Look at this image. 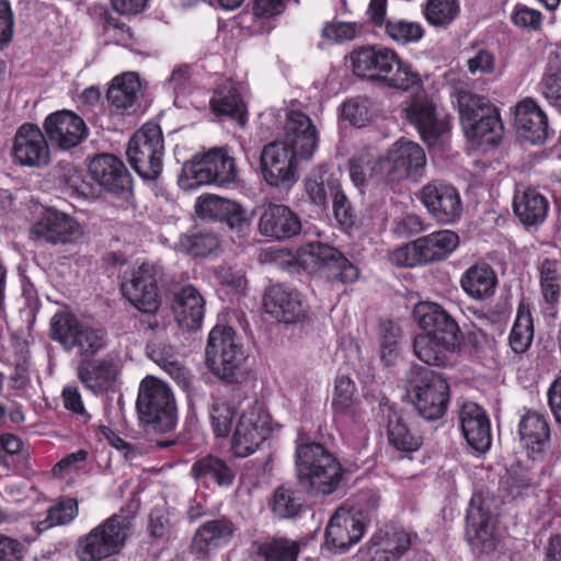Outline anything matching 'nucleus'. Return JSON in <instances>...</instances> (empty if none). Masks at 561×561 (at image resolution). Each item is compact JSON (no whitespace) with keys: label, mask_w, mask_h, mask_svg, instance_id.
<instances>
[{"label":"nucleus","mask_w":561,"mask_h":561,"mask_svg":"<svg viewBox=\"0 0 561 561\" xmlns=\"http://www.w3.org/2000/svg\"><path fill=\"white\" fill-rule=\"evenodd\" d=\"M353 72L389 89L408 92L422 87V79L412 66L391 48L367 45L351 54Z\"/></svg>","instance_id":"f257e3e1"},{"label":"nucleus","mask_w":561,"mask_h":561,"mask_svg":"<svg viewBox=\"0 0 561 561\" xmlns=\"http://www.w3.org/2000/svg\"><path fill=\"white\" fill-rule=\"evenodd\" d=\"M300 485L316 495H330L340 486L344 470L337 458L319 443L299 444L295 451Z\"/></svg>","instance_id":"f03ea898"},{"label":"nucleus","mask_w":561,"mask_h":561,"mask_svg":"<svg viewBox=\"0 0 561 561\" xmlns=\"http://www.w3.org/2000/svg\"><path fill=\"white\" fill-rule=\"evenodd\" d=\"M163 277L161 264L144 262L133 272L131 278L122 284L124 297L145 316L139 320V330L145 334H153L160 327L156 314L161 307L159 284Z\"/></svg>","instance_id":"7ed1b4c3"},{"label":"nucleus","mask_w":561,"mask_h":561,"mask_svg":"<svg viewBox=\"0 0 561 561\" xmlns=\"http://www.w3.org/2000/svg\"><path fill=\"white\" fill-rule=\"evenodd\" d=\"M459 119L471 141L497 145L504 131L499 107L486 96L460 90L456 96Z\"/></svg>","instance_id":"20e7f679"},{"label":"nucleus","mask_w":561,"mask_h":561,"mask_svg":"<svg viewBox=\"0 0 561 561\" xmlns=\"http://www.w3.org/2000/svg\"><path fill=\"white\" fill-rule=\"evenodd\" d=\"M238 180L239 169L227 147H214L194 156L184 162L179 175V184L187 190L209 184L229 187Z\"/></svg>","instance_id":"39448f33"},{"label":"nucleus","mask_w":561,"mask_h":561,"mask_svg":"<svg viewBox=\"0 0 561 561\" xmlns=\"http://www.w3.org/2000/svg\"><path fill=\"white\" fill-rule=\"evenodd\" d=\"M205 363L226 383H241L247 376V354L231 327H215L208 334Z\"/></svg>","instance_id":"423d86ee"},{"label":"nucleus","mask_w":561,"mask_h":561,"mask_svg":"<svg viewBox=\"0 0 561 561\" xmlns=\"http://www.w3.org/2000/svg\"><path fill=\"white\" fill-rule=\"evenodd\" d=\"M139 422L149 431L169 433L178 422L176 403L171 388L153 376L145 377L136 400Z\"/></svg>","instance_id":"0eeeda50"},{"label":"nucleus","mask_w":561,"mask_h":561,"mask_svg":"<svg viewBox=\"0 0 561 561\" xmlns=\"http://www.w3.org/2000/svg\"><path fill=\"white\" fill-rule=\"evenodd\" d=\"M295 261L308 274L318 275L331 284H352L360 274L339 249L320 241L301 245Z\"/></svg>","instance_id":"6e6552de"},{"label":"nucleus","mask_w":561,"mask_h":561,"mask_svg":"<svg viewBox=\"0 0 561 561\" xmlns=\"http://www.w3.org/2000/svg\"><path fill=\"white\" fill-rule=\"evenodd\" d=\"M407 389L423 419L438 420L447 412L450 389L440 374L420 365H412L407 374Z\"/></svg>","instance_id":"1a4fd4ad"},{"label":"nucleus","mask_w":561,"mask_h":561,"mask_svg":"<svg viewBox=\"0 0 561 561\" xmlns=\"http://www.w3.org/2000/svg\"><path fill=\"white\" fill-rule=\"evenodd\" d=\"M131 527L130 518L113 514L92 528L78 541V554L82 561H101L118 554L126 545Z\"/></svg>","instance_id":"9d476101"},{"label":"nucleus","mask_w":561,"mask_h":561,"mask_svg":"<svg viewBox=\"0 0 561 561\" xmlns=\"http://www.w3.org/2000/svg\"><path fill=\"white\" fill-rule=\"evenodd\" d=\"M164 139L157 124H145L128 141L126 154L135 172L145 180H156L162 172Z\"/></svg>","instance_id":"9b49d317"},{"label":"nucleus","mask_w":561,"mask_h":561,"mask_svg":"<svg viewBox=\"0 0 561 561\" xmlns=\"http://www.w3.org/2000/svg\"><path fill=\"white\" fill-rule=\"evenodd\" d=\"M426 156L416 142L400 139L378 159V169L387 183H396L405 179L419 181L424 173Z\"/></svg>","instance_id":"f8f14e48"},{"label":"nucleus","mask_w":561,"mask_h":561,"mask_svg":"<svg viewBox=\"0 0 561 561\" xmlns=\"http://www.w3.org/2000/svg\"><path fill=\"white\" fill-rule=\"evenodd\" d=\"M298 152L283 141H273L261 152V173L273 187H288L297 181Z\"/></svg>","instance_id":"ddd939ff"},{"label":"nucleus","mask_w":561,"mask_h":561,"mask_svg":"<svg viewBox=\"0 0 561 561\" xmlns=\"http://www.w3.org/2000/svg\"><path fill=\"white\" fill-rule=\"evenodd\" d=\"M236 531L234 523L226 516L206 520L194 531L188 553L197 561H209L218 550L229 546Z\"/></svg>","instance_id":"4468645a"},{"label":"nucleus","mask_w":561,"mask_h":561,"mask_svg":"<svg viewBox=\"0 0 561 561\" xmlns=\"http://www.w3.org/2000/svg\"><path fill=\"white\" fill-rule=\"evenodd\" d=\"M412 316L425 334L442 339L451 348H461L463 336L460 327L440 305L420 301L414 306Z\"/></svg>","instance_id":"2eb2a0df"},{"label":"nucleus","mask_w":561,"mask_h":561,"mask_svg":"<svg viewBox=\"0 0 561 561\" xmlns=\"http://www.w3.org/2000/svg\"><path fill=\"white\" fill-rule=\"evenodd\" d=\"M412 316L425 334L442 339L451 348H461L463 336L460 327L440 305L420 301L414 306Z\"/></svg>","instance_id":"dca6fc26"},{"label":"nucleus","mask_w":561,"mask_h":561,"mask_svg":"<svg viewBox=\"0 0 561 561\" xmlns=\"http://www.w3.org/2000/svg\"><path fill=\"white\" fill-rule=\"evenodd\" d=\"M419 199L428 214L444 225L455 224L462 214L458 190L444 181L434 180L422 187Z\"/></svg>","instance_id":"f3484780"},{"label":"nucleus","mask_w":561,"mask_h":561,"mask_svg":"<svg viewBox=\"0 0 561 561\" xmlns=\"http://www.w3.org/2000/svg\"><path fill=\"white\" fill-rule=\"evenodd\" d=\"M43 129L48 142L60 150L81 145L89 136L84 119L70 110H59L46 116Z\"/></svg>","instance_id":"a211bd4d"},{"label":"nucleus","mask_w":561,"mask_h":561,"mask_svg":"<svg viewBox=\"0 0 561 561\" xmlns=\"http://www.w3.org/2000/svg\"><path fill=\"white\" fill-rule=\"evenodd\" d=\"M263 307L272 318L286 324L302 322L308 316L301 294L283 283L272 284L265 289Z\"/></svg>","instance_id":"6ab92c4d"},{"label":"nucleus","mask_w":561,"mask_h":561,"mask_svg":"<svg viewBox=\"0 0 561 561\" xmlns=\"http://www.w3.org/2000/svg\"><path fill=\"white\" fill-rule=\"evenodd\" d=\"M89 171L105 192L118 198L128 199L133 192V179L125 163L114 154L103 153L94 157Z\"/></svg>","instance_id":"aec40b11"},{"label":"nucleus","mask_w":561,"mask_h":561,"mask_svg":"<svg viewBox=\"0 0 561 561\" xmlns=\"http://www.w3.org/2000/svg\"><path fill=\"white\" fill-rule=\"evenodd\" d=\"M268 433L267 415L261 409L250 408L243 411L232 434V454L238 458H245L254 454L267 438Z\"/></svg>","instance_id":"412c9836"},{"label":"nucleus","mask_w":561,"mask_h":561,"mask_svg":"<svg viewBox=\"0 0 561 561\" xmlns=\"http://www.w3.org/2000/svg\"><path fill=\"white\" fill-rule=\"evenodd\" d=\"M514 127L518 135L531 145H543L553 134L546 111L539 102L526 96L513 110Z\"/></svg>","instance_id":"4be33fe9"},{"label":"nucleus","mask_w":561,"mask_h":561,"mask_svg":"<svg viewBox=\"0 0 561 561\" xmlns=\"http://www.w3.org/2000/svg\"><path fill=\"white\" fill-rule=\"evenodd\" d=\"M517 434L527 457L533 461H543L551 447L548 415L525 409L517 425Z\"/></svg>","instance_id":"5701e85b"},{"label":"nucleus","mask_w":561,"mask_h":561,"mask_svg":"<svg viewBox=\"0 0 561 561\" xmlns=\"http://www.w3.org/2000/svg\"><path fill=\"white\" fill-rule=\"evenodd\" d=\"M257 229L265 238L289 241L301 233L302 220L288 205L271 202L261 208Z\"/></svg>","instance_id":"b1692460"},{"label":"nucleus","mask_w":561,"mask_h":561,"mask_svg":"<svg viewBox=\"0 0 561 561\" xmlns=\"http://www.w3.org/2000/svg\"><path fill=\"white\" fill-rule=\"evenodd\" d=\"M209 111L219 122L236 123L245 127L249 121L248 104L239 83L226 79L215 85L209 99Z\"/></svg>","instance_id":"393cba45"},{"label":"nucleus","mask_w":561,"mask_h":561,"mask_svg":"<svg viewBox=\"0 0 561 561\" xmlns=\"http://www.w3.org/2000/svg\"><path fill=\"white\" fill-rule=\"evenodd\" d=\"M48 140L45 133L35 124L24 123L14 136L12 156L25 167H43L50 159Z\"/></svg>","instance_id":"a878e982"},{"label":"nucleus","mask_w":561,"mask_h":561,"mask_svg":"<svg viewBox=\"0 0 561 561\" xmlns=\"http://www.w3.org/2000/svg\"><path fill=\"white\" fill-rule=\"evenodd\" d=\"M319 131L311 118L300 110H289L284 124V140L298 152L299 158H312L319 145Z\"/></svg>","instance_id":"bb28decb"},{"label":"nucleus","mask_w":561,"mask_h":561,"mask_svg":"<svg viewBox=\"0 0 561 561\" xmlns=\"http://www.w3.org/2000/svg\"><path fill=\"white\" fill-rule=\"evenodd\" d=\"M365 523L345 510H337L330 518L324 543L335 553H344L356 545L365 534Z\"/></svg>","instance_id":"cd10ccee"},{"label":"nucleus","mask_w":561,"mask_h":561,"mask_svg":"<svg viewBox=\"0 0 561 561\" xmlns=\"http://www.w3.org/2000/svg\"><path fill=\"white\" fill-rule=\"evenodd\" d=\"M196 216L206 221L226 224L241 230L247 225L245 210L240 204L214 194H203L195 202Z\"/></svg>","instance_id":"c85d7f7f"},{"label":"nucleus","mask_w":561,"mask_h":561,"mask_svg":"<svg viewBox=\"0 0 561 561\" xmlns=\"http://www.w3.org/2000/svg\"><path fill=\"white\" fill-rule=\"evenodd\" d=\"M459 423L467 444L478 453H485L492 444L491 423L485 410L474 402L465 403L459 411Z\"/></svg>","instance_id":"c756f323"},{"label":"nucleus","mask_w":561,"mask_h":561,"mask_svg":"<svg viewBox=\"0 0 561 561\" xmlns=\"http://www.w3.org/2000/svg\"><path fill=\"white\" fill-rule=\"evenodd\" d=\"M405 117L427 145L436 144L447 130L446 122L437 115L436 105L426 98L413 99L405 110Z\"/></svg>","instance_id":"7c9ffc66"},{"label":"nucleus","mask_w":561,"mask_h":561,"mask_svg":"<svg viewBox=\"0 0 561 561\" xmlns=\"http://www.w3.org/2000/svg\"><path fill=\"white\" fill-rule=\"evenodd\" d=\"M36 239H43L49 243H70L79 234L78 222L69 215L48 209L31 229Z\"/></svg>","instance_id":"2f4dec72"},{"label":"nucleus","mask_w":561,"mask_h":561,"mask_svg":"<svg viewBox=\"0 0 561 561\" xmlns=\"http://www.w3.org/2000/svg\"><path fill=\"white\" fill-rule=\"evenodd\" d=\"M205 299L199 290L188 284L181 287L172 296V310L182 329L198 330L205 314Z\"/></svg>","instance_id":"473e14b6"},{"label":"nucleus","mask_w":561,"mask_h":561,"mask_svg":"<svg viewBox=\"0 0 561 561\" xmlns=\"http://www.w3.org/2000/svg\"><path fill=\"white\" fill-rule=\"evenodd\" d=\"M119 375V368L111 356L83 359L78 366L81 383L94 393L107 392Z\"/></svg>","instance_id":"72a5a7b5"},{"label":"nucleus","mask_w":561,"mask_h":561,"mask_svg":"<svg viewBox=\"0 0 561 561\" xmlns=\"http://www.w3.org/2000/svg\"><path fill=\"white\" fill-rule=\"evenodd\" d=\"M190 472L192 478L204 486L215 484L226 489L232 486L237 474L233 463L213 454L196 459Z\"/></svg>","instance_id":"f704fd0d"},{"label":"nucleus","mask_w":561,"mask_h":561,"mask_svg":"<svg viewBox=\"0 0 561 561\" xmlns=\"http://www.w3.org/2000/svg\"><path fill=\"white\" fill-rule=\"evenodd\" d=\"M411 546L410 534L403 529H378L366 543L368 551L374 553L373 561H399Z\"/></svg>","instance_id":"c9c22d12"},{"label":"nucleus","mask_w":561,"mask_h":561,"mask_svg":"<svg viewBox=\"0 0 561 561\" xmlns=\"http://www.w3.org/2000/svg\"><path fill=\"white\" fill-rule=\"evenodd\" d=\"M382 413H387V436L390 446L401 453L416 451L423 444V437L413 432L403 415L388 400L380 403Z\"/></svg>","instance_id":"e433bc0d"},{"label":"nucleus","mask_w":561,"mask_h":561,"mask_svg":"<svg viewBox=\"0 0 561 561\" xmlns=\"http://www.w3.org/2000/svg\"><path fill=\"white\" fill-rule=\"evenodd\" d=\"M490 520V512L481 506H470L467 511V536L474 553L489 554L496 549V538Z\"/></svg>","instance_id":"4c0bfd02"},{"label":"nucleus","mask_w":561,"mask_h":561,"mask_svg":"<svg viewBox=\"0 0 561 561\" xmlns=\"http://www.w3.org/2000/svg\"><path fill=\"white\" fill-rule=\"evenodd\" d=\"M549 201L533 187L516 191L513 198V211L519 222L526 227H537L546 220L549 213Z\"/></svg>","instance_id":"58836bf2"},{"label":"nucleus","mask_w":561,"mask_h":561,"mask_svg":"<svg viewBox=\"0 0 561 561\" xmlns=\"http://www.w3.org/2000/svg\"><path fill=\"white\" fill-rule=\"evenodd\" d=\"M141 82L137 73L124 72L112 79L106 91L108 104L116 113H130L136 111Z\"/></svg>","instance_id":"ea45409f"},{"label":"nucleus","mask_w":561,"mask_h":561,"mask_svg":"<svg viewBox=\"0 0 561 561\" xmlns=\"http://www.w3.org/2000/svg\"><path fill=\"white\" fill-rule=\"evenodd\" d=\"M331 408L334 419L357 423L362 420L360 400L356 397V385L348 376H337L334 383Z\"/></svg>","instance_id":"a19ab883"},{"label":"nucleus","mask_w":561,"mask_h":561,"mask_svg":"<svg viewBox=\"0 0 561 561\" xmlns=\"http://www.w3.org/2000/svg\"><path fill=\"white\" fill-rule=\"evenodd\" d=\"M341 181L327 163L314 167L304 180L305 192L314 206L327 208L328 197L340 188Z\"/></svg>","instance_id":"79ce46f5"},{"label":"nucleus","mask_w":561,"mask_h":561,"mask_svg":"<svg viewBox=\"0 0 561 561\" xmlns=\"http://www.w3.org/2000/svg\"><path fill=\"white\" fill-rule=\"evenodd\" d=\"M460 286L470 298L483 301L495 294L497 276L488 263H476L461 275Z\"/></svg>","instance_id":"37998d69"},{"label":"nucleus","mask_w":561,"mask_h":561,"mask_svg":"<svg viewBox=\"0 0 561 561\" xmlns=\"http://www.w3.org/2000/svg\"><path fill=\"white\" fill-rule=\"evenodd\" d=\"M539 95L561 115V55L552 51L547 58L541 77L537 83Z\"/></svg>","instance_id":"c03bdc74"},{"label":"nucleus","mask_w":561,"mask_h":561,"mask_svg":"<svg viewBox=\"0 0 561 561\" xmlns=\"http://www.w3.org/2000/svg\"><path fill=\"white\" fill-rule=\"evenodd\" d=\"M458 243V234L450 230L435 231L415 240L419 254L425 264L446 259Z\"/></svg>","instance_id":"a18cd8bd"},{"label":"nucleus","mask_w":561,"mask_h":561,"mask_svg":"<svg viewBox=\"0 0 561 561\" xmlns=\"http://www.w3.org/2000/svg\"><path fill=\"white\" fill-rule=\"evenodd\" d=\"M273 516L279 520L296 519L306 511V500L301 491L288 484L278 485L268 501Z\"/></svg>","instance_id":"49530a36"},{"label":"nucleus","mask_w":561,"mask_h":561,"mask_svg":"<svg viewBox=\"0 0 561 561\" xmlns=\"http://www.w3.org/2000/svg\"><path fill=\"white\" fill-rule=\"evenodd\" d=\"M460 350L449 347L442 339L432 336V334H417L413 340L414 355L430 366H449L451 354Z\"/></svg>","instance_id":"de8ad7c7"},{"label":"nucleus","mask_w":561,"mask_h":561,"mask_svg":"<svg viewBox=\"0 0 561 561\" xmlns=\"http://www.w3.org/2000/svg\"><path fill=\"white\" fill-rule=\"evenodd\" d=\"M558 267L557 260L546 257L538 268L543 310L551 316L557 312L561 298V274Z\"/></svg>","instance_id":"09e8293b"},{"label":"nucleus","mask_w":561,"mask_h":561,"mask_svg":"<svg viewBox=\"0 0 561 561\" xmlns=\"http://www.w3.org/2000/svg\"><path fill=\"white\" fill-rule=\"evenodd\" d=\"M534 335L535 328L530 306L525 300H520L508 334V345L515 354H524L530 348Z\"/></svg>","instance_id":"8fccbe9b"},{"label":"nucleus","mask_w":561,"mask_h":561,"mask_svg":"<svg viewBox=\"0 0 561 561\" xmlns=\"http://www.w3.org/2000/svg\"><path fill=\"white\" fill-rule=\"evenodd\" d=\"M252 548L263 561H297L301 546L285 537H267L254 540Z\"/></svg>","instance_id":"3c124183"},{"label":"nucleus","mask_w":561,"mask_h":561,"mask_svg":"<svg viewBox=\"0 0 561 561\" xmlns=\"http://www.w3.org/2000/svg\"><path fill=\"white\" fill-rule=\"evenodd\" d=\"M83 322L71 311L58 310L49 322V337L67 351H73V343Z\"/></svg>","instance_id":"603ef678"},{"label":"nucleus","mask_w":561,"mask_h":561,"mask_svg":"<svg viewBox=\"0 0 561 561\" xmlns=\"http://www.w3.org/2000/svg\"><path fill=\"white\" fill-rule=\"evenodd\" d=\"M220 245L218 236L208 230L188 231L180 236L176 248L194 257H206Z\"/></svg>","instance_id":"864d4df0"},{"label":"nucleus","mask_w":561,"mask_h":561,"mask_svg":"<svg viewBox=\"0 0 561 561\" xmlns=\"http://www.w3.org/2000/svg\"><path fill=\"white\" fill-rule=\"evenodd\" d=\"M237 412V407L233 402L225 398L213 399L209 419L216 437H227L230 434Z\"/></svg>","instance_id":"5fc2aeb1"},{"label":"nucleus","mask_w":561,"mask_h":561,"mask_svg":"<svg viewBox=\"0 0 561 561\" xmlns=\"http://www.w3.org/2000/svg\"><path fill=\"white\" fill-rule=\"evenodd\" d=\"M423 12L431 25L446 27L459 15L460 3L459 0H426Z\"/></svg>","instance_id":"6e6d98bb"},{"label":"nucleus","mask_w":561,"mask_h":561,"mask_svg":"<svg viewBox=\"0 0 561 561\" xmlns=\"http://www.w3.org/2000/svg\"><path fill=\"white\" fill-rule=\"evenodd\" d=\"M73 344V350H78L82 356L92 357L106 347L107 332L104 328L83 322Z\"/></svg>","instance_id":"4d7b16f0"},{"label":"nucleus","mask_w":561,"mask_h":561,"mask_svg":"<svg viewBox=\"0 0 561 561\" xmlns=\"http://www.w3.org/2000/svg\"><path fill=\"white\" fill-rule=\"evenodd\" d=\"M385 32L392 41L402 45L417 43L424 36V28L420 23L405 20H388Z\"/></svg>","instance_id":"13d9d810"},{"label":"nucleus","mask_w":561,"mask_h":561,"mask_svg":"<svg viewBox=\"0 0 561 561\" xmlns=\"http://www.w3.org/2000/svg\"><path fill=\"white\" fill-rule=\"evenodd\" d=\"M342 115L356 127L366 126L373 118L371 102L367 96H356L345 101Z\"/></svg>","instance_id":"bf43d9fd"},{"label":"nucleus","mask_w":561,"mask_h":561,"mask_svg":"<svg viewBox=\"0 0 561 561\" xmlns=\"http://www.w3.org/2000/svg\"><path fill=\"white\" fill-rule=\"evenodd\" d=\"M79 514V504L75 497H60L47 511L46 519L43 522L47 527L67 525Z\"/></svg>","instance_id":"052dcab7"},{"label":"nucleus","mask_w":561,"mask_h":561,"mask_svg":"<svg viewBox=\"0 0 561 561\" xmlns=\"http://www.w3.org/2000/svg\"><path fill=\"white\" fill-rule=\"evenodd\" d=\"M331 198L333 216L337 224L345 229H351L356 226V211L350 198L342 188V185L334 192Z\"/></svg>","instance_id":"680f3d73"},{"label":"nucleus","mask_w":561,"mask_h":561,"mask_svg":"<svg viewBox=\"0 0 561 561\" xmlns=\"http://www.w3.org/2000/svg\"><path fill=\"white\" fill-rule=\"evenodd\" d=\"M399 332L391 321L382 325L381 359L387 366L394 365L400 355Z\"/></svg>","instance_id":"e2e57ef3"},{"label":"nucleus","mask_w":561,"mask_h":561,"mask_svg":"<svg viewBox=\"0 0 561 561\" xmlns=\"http://www.w3.org/2000/svg\"><path fill=\"white\" fill-rule=\"evenodd\" d=\"M543 15L537 10L523 3H517L511 14V22L519 28L538 31L542 26Z\"/></svg>","instance_id":"0e129e2a"},{"label":"nucleus","mask_w":561,"mask_h":561,"mask_svg":"<svg viewBox=\"0 0 561 561\" xmlns=\"http://www.w3.org/2000/svg\"><path fill=\"white\" fill-rule=\"evenodd\" d=\"M61 398L66 410L76 416L80 424H88L91 421V414L87 411L81 393L75 386H67L61 391Z\"/></svg>","instance_id":"69168bd1"},{"label":"nucleus","mask_w":561,"mask_h":561,"mask_svg":"<svg viewBox=\"0 0 561 561\" xmlns=\"http://www.w3.org/2000/svg\"><path fill=\"white\" fill-rule=\"evenodd\" d=\"M61 183L64 187L70 191L71 196L89 197L92 195V186L85 181L82 170L76 167H69L62 174Z\"/></svg>","instance_id":"338daca9"},{"label":"nucleus","mask_w":561,"mask_h":561,"mask_svg":"<svg viewBox=\"0 0 561 561\" xmlns=\"http://www.w3.org/2000/svg\"><path fill=\"white\" fill-rule=\"evenodd\" d=\"M376 168H378V160L373 161L368 156L353 157L350 160V176L354 185L364 187Z\"/></svg>","instance_id":"774afa93"}]
</instances>
